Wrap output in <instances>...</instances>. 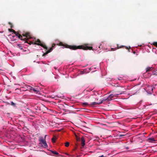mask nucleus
I'll list each match as a JSON object with an SVG mask.
<instances>
[{
  "instance_id": "nucleus-17",
  "label": "nucleus",
  "mask_w": 157,
  "mask_h": 157,
  "mask_svg": "<svg viewBox=\"0 0 157 157\" xmlns=\"http://www.w3.org/2000/svg\"><path fill=\"white\" fill-rule=\"evenodd\" d=\"M8 30L10 32H13L15 34L16 33V32L14 30L12 29H9Z\"/></svg>"
},
{
  "instance_id": "nucleus-29",
  "label": "nucleus",
  "mask_w": 157,
  "mask_h": 157,
  "mask_svg": "<svg viewBox=\"0 0 157 157\" xmlns=\"http://www.w3.org/2000/svg\"><path fill=\"white\" fill-rule=\"evenodd\" d=\"M46 136H47V135H45V136H44V138H45V139H46Z\"/></svg>"
},
{
  "instance_id": "nucleus-22",
  "label": "nucleus",
  "mask_w": 157,
  "mask_h": 157,
  "mask_svg": "<svg viewBox=\"0 0 157 157\" xmlns=\"http://www.w3.org/2000/svg\"><path fill=\"white\" fill-rule=\"evenodd\" d=\"M153 44L154 46L157 47V42H153Z\"/></svg>"
},
{
  "instance_id": "nucleus-3",
  "label": "nucleus",
  "mask_w": 157,
  "mask_h": 157,
  "mask_svg": "<svg viewBox=\"0 0 157 157\" xmlns=\"http://www.w3.org/2000/svg\"><path fill=\"white\" fill-rule=\"evenodd\" d=\"M112 91L113 93H118L116 94H117V96H118L119 95L125 93L126 92V89L123 87H120L118 88L116 91L113 90Z\"/></svg>"
},
{
  "instance_id": "nucleus-15",
  "label": "nucleus",
  "mask_w": 157,
  "mask_h": 157,
  "mask_svg": "<svg viewBox=\"0 0 157 157\" xmlns=\"http://www.w3.org/2000/svg\"><path fill=\"white\" fill-rule=\"evenodd\" d=\"M149 140H150V142H153L155 141V140L154 138H151L149 139Z\"/></svg>"
},
{
  "instance_id": "nucleus-19",
  "label": "nucleus",
  "mask_w": 157,
  "mask_h": 157,
  "mask_svg": "<svg viewBox=\"0 0 157 157\" xmlns=\"http://www.w3.org/2000/svg\"><path fill=\"white\" fill-rule=\"evenodd\" d=\"M51 152L52 154H55V155H58L59 154V153L58 152H57L56 151H51Z\"/></svg>"
},
{
  "instance_id": "nucleus-23",
  "label": "nucleus",
  "mask_w": 157,
  "mask_h": 157,
  "mask_svg": "<svg viewBox=\"0 0 157 157\" xmlns=\"http://www.w3.org/2000/svg\"><path fill=\"white\" fill-rule=\"evenodd\" d=\"M11 104L13 106H15V104L13 101L11 102Z\"/></svg>"
},
{
  "instance_id": "nucleus-8",
  "label": "nucleus",
  "mask_w": 157,
  "mask_h": 157,
  "mask_svg": "<svg viewBox=\"0 0 157 157\" xmlns=\"http://www.w3.org/2000/svg\"><path fill=\"white\" fill-rule=\"evenodd\" d=\"M147 91L150 94H152L153 92V89L155 88L154 86H147Z\"/></svg>"
},
{
  "instance_id": "nucleus-5",
  "label": "nucleus",
  "mask_w": 157,
  "mask_h": 157,
  "mask_svg": "<svg viewBox=\"0 0 157 157\" xmlns=\"http://www.w3.org/2000/svg\"><path fill=\"white\" fill-rule=\"evenodd\" d=\"M118 97L117 94H111L108 97L105 99H104L103 100V101H105L106 100H110L112 99V98L114 97Z\"/></svg>"
},
{
  "instance_id": "nucleus-13",
  "label": "nucleus",
  "mask_w": 157,
  "mask_h": 157,
  "mask_svg": "<svg viewBox=\"0 0 157 157\" xmlns=\"http://www.w3.org/2000/svg\"><path fill=\"white\" fill-rule=\"evenodd\" d=\"M85 140L83 137H82L81 138V142L82 146L83 147L85 145Z\"/></svg>"
},
{
  "instance_id": "nucleus-21",
  "label": "nucleus",
  "mask_w": 157,
  "mask_h": 157,
  "mask_svg": "<svg viewBox=\"0 0 157 157\" xmlns=\"http://www.w3.org/2000/svg\"><path fill=\"white\" fill-rule=\"evenodd\" d=\"M57 96H53V95H51L50 96V97L51 98H56V97H57Z\"/></svg>"
},
{
  "instance_id": "nucleus-9",
  "label": "nucleus",
  "mask_w": 157,
  "mask_h": 157,
  "mask_svg": "<svg viewBox=\"0 0 157 157\" xmlns=\"http://www.w3.org/2000/svg\"><path fill=\"white\" fill-rule=\"evenodd\" d=\"M103 101V100H101L100 102H91L90 104V105L91 106H94L95 105H99L100 104L102 103Z\"/></svg>"
},
{
  "instance_id": "nucleus-6",
  "label": "nucleus",
  "mask_w": 157,
  "mask_h": 157,
  "mask_svg": "<svg viewBox=\"0 0 157 157\" xmlns=\"http://www.w3.org/2000/svg\"><path fill=\"white\" fill-rule=\"evenodd\" d=\"M27 88L29 89L31 92L33 91L34 92H36V93H38L39 92V89L38 88H34L29 86H28Z\"/></svg>"
},
{
  "instance_id": "nucleus-24",
  "label": "nucleus",
  "mask_w": 157,
  "mask_h": 157,
  "mask_svg": "<svg viewBox=\"0 0 157 157\" xmlns=\"http://www.w3.org/2000/svg\"><path fill=\"white\" fill-rule=\"evenodd\" d=\"M9 24L10 25V27L11 28H12L13 27V25H12V24L10 22H9Z\"/></svg>"
},
{
  "instance_id": "nucleus-25",
  "label": "nucleus",
  "mask_w": 157,
  "mask_h": 157,
  "mask_svg": "<svg viewBox=\"0 0 157 157\" xmlns=\"http://www.w3.org/2000/svg\"><path fill=\"white\" fill-rule=\"evenodd\" d=\"M125 136V135H120L119 136V137H122V136Z\"/></svg>"
},
{
  "instance_id": "nucleus-26",
  "label": "nucleus",
  "mask_w": 157,
  "mask_h": 157,
  "mask_svg": "<svg viewBox=\"0 0 157 157\" xmlns=\"http://www.w3.org/2000/svg\"><path fill=\"white\" fill-rule=\"evenodd\" d=\"M99 157H104V156L103 155H102L101 156H99Z\"/></svg>"
},
{
  "instance_id": "nucleus-12",
  "label": "nucleus",
  "mask_w": 157,
  "mask_h": 157,
  "mask_svg": "<svg viewBox=\"0 0 157 157\" xmlns=\"http://www.w3.org/2000/svg\"><path fill=\"white\" fill-rule=\"evenodd\" d=\"M22 35L23 36L25 37H26V38H28L30 39V38H31V36H30V34L29 32L26 33L25 34H22Z\"/></svg>"
},
{
  "instance_id": "nucleus-7",
  "label": "nucleus",
  "mask_w": 157,
  "mask_h": 157,
  "mask_svg": "<svg viewBox=\"0 0 157 157\" xmlns=\"http://www.w3.org/2000/svg\"><path fill=\"white\" fill-rule=\"evenodd\" d=\"M55 45L56 44H52V47L50 48V49L49 50L47 51L46 52L43 54L42 56H44L49 53L51 52L53 50V48L55 47Z\"/></svg>"
},
{
  "instance_id": "nucleus-20",
  "label": "nucleus",
  "mask_w": 157,
  "mask_h": 157,
  "mask_svg": "<svg viewBox=\"0 0 157 157\" xmlns=\"http://www.w3.org/2000/svg\"><path fill=\"white\" fill-rule=\"evenodd\" d=\"M69 145V143L68 142H66L65 143V146L66 147H68Z\"/></svg>"
},
{
  "instance_id": "nucleus-28",
  "label": "nucleus",
  "mask_w": 157,
  "mask_h": 157,
  "mask_svg": "<svg viewBox=\"0 0 157 157\" xmlns=\"http://www.w3.org/2000/svg\"><path fill=\"white\" fill-rule=\"evenodd\" d=\"M17 46H19V47H20V46H21V45L20 44H17Z\"/></svg>"
},
{
  "instance_id": "nucleus-10",
  "label": "nucleus",
  "mask_w": 157,
  "mask_h": 157,
  "mask_svg": "<svg viewBox=\"0 0 157 157\" xmlns=\"http://www.w3.org/2000/svg\"><path fill=\"white\" fill-rule=\"evenodd\" d=\"M16 36H17L21 40H23L24 41H25L26 38H25L24 39H23L22 36L20 34H19L18 32H16V33L15 34Z\"/></svg>"
},
{
  "instance_id": "nucleus-16",
  "label": "nucleus",
  "mask_w": 157,
  "mask_h": 157,
  "mask_svg": "<svg viewBox=\"0 0 157 157\" xmlns=\"http://www.w3.org/2000/svg\"><path fill=\"white\" fill-rule=\"evenodd\" d=\"M56 137L54 136L52 138V141L53 143H55L56 141Z\"/></svg>"
},
{
  "instance_id": "nucleus-18",
  "label": "nucleus",
  "mask_w": 157,
  "mask_h": 157,
  "mask_svg": "<svg viewBox=\"0 0 157 157\" xmlns=\"http://www.w3.org/2000/svg\"><path fill=\"white\" fill-rule=\"evenodd\" d=\"M82 104L83 106H86L88 105H90L87 102H83L82 103Z\"/></svg>"
},
{
  "instance_id": "nucleus-14",
  "label": "nucleus",
  "mask_w": 157,
  "mask_h": 157,
  "mask_svg": "<svg viewBox=\"0 0 157 157\" xmlns=\"http://www.w3.org/2000/svg\"><path fill=\"white\" fill-rule=\"evenodd\" d=\"M153 69L152 67H147L146 68V72H147L152 70Z\"/></svg>"
},
{
  "instance_id": "nucleus-27",
  "label": "nucleus",
  "mask_w": 157,
  "mask_h": 157,
  "mask_svg": "<svg viewBox=\"0 0 157 157\" xmlns=\"http://www.w3.org/2000/svg\"><path fill=\"white\" fill-rule=\"evenodd\" d=\"M20 48H21V49H22V46H20V47H19Z\"/></svg>"
},
{
  "instance_id": "nucleus-4",
  "label": "nucleus",
  "mask_w": 157,
  "mask_h": 157,
  "mask_svg": "<svg viewBox=\"0 0 157 157\" xmlns=\"http://www.w3.org/2000/svg\"><path fill=\"white\" fill-rule=\"evenodd\" d=\"M39 140L41 143L43 144V145H42V147L45 148L48 147V145L45 140V138H44L42 137H40L39 138Z\"/></svg>"
},
{
  "instance_id": "nucleus-11",
  "label": "nucleus",
  "mask_w": 157,
  "mask_h": 157,
  "mask_svg": "<svg viewBox=\"0 0 157 157\" xmlns=\"http://www.w3.org/2000/svg\"><path fill=\"white\" fill-rule=\"evenodd\" d=\"M125 47V48L126 49H130V47H129V48H128V47H125L124 46H118V45H117V48H111V50L112 51H115L118 49H119V48H122V47Z\"/></svg>"
},
{
  "instance_id": "nucleus-2",
  "label": "nucleus",
  "mask_w": 157,
  "mask_h": 157,
  "mask_svg": "<svg viewBox=\"0 0 157 157\" xmlns=\"http://www.w3.org/2000/svg\"><path fill=\"white\" fill-rule=\"evenodd\" d=\"M29 42L30 43L29 44L30 45H31V44H36L38 45H40L46 50L48 49V47L46 46L45 44L44 43H42L40 40L39 39H37L36 40H35V42H33L30 41Z\"/></svg>"
},
{
  "instance_id": "nucleus-1",
  "label": "nucleus",
  "mask_w": 157,
  "mask_h": 157,
  "mask_svg": "<svg viewBox=\"0 0 157 157\" xmlns=\"http://www.w3.org/2000/svg\"><path fill=\"white\" fill-rule=\"evenodd\" d=\"M57 45L60 46H63L64 48H69L72 50H76L77 49H82L84 50H91L93 48L92 47H88L86 45H79L76 46V45H69L67 44H63L62 42H60Z\"/></svg>"
}]
</instances>
